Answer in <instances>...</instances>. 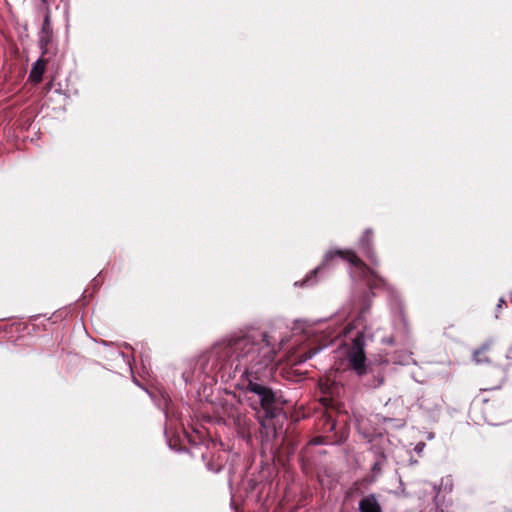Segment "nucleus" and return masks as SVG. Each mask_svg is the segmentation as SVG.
Listing matches in <instances>:
<instances>
[{
	"mask_svg": "<svg viewBox=\"0 0 512 512\" xmlns=\"http://www.w3.org/2000/svg\"><path fill=\"white\" fill-rule=\"evenodd\" d=\"M341 258L344 261L349 262L355 268H357L366 278L367 284L370 289L380 288L385 286V280L379 276L371 267H369L365 262H363L357 254L350 249L341 250H330L328 251L323 259L322 265L311 272V274L316 275L318 270L321 269L322 266H327L330 262L333 261L334 258Z\"/></svg>",
	"mask_w": 512,
	"mask_h": 512,
	"instance_id": "obj_3",
	"label": "nucleus"
},
{
	"mask_svg": "<svg viewBox=\"0 0 512 512\" xmlns=\"http://www.w3.org/2000/svg\"><path fill=\"white\" fill-rule=\"evenodd\" d=\"M481 410L483 412L484 419L491 425L501 424V418L498 416V412H501L502 405L499 401H490L486 398H480Z\"/></svg>",
	"mask_w": 512,
	"mask_h": 512,
	"instance_id": "obj_6",
	"label": "nucleus"
},
{
	"mask_svg": "<svg viewBox=\"0 0 512 512\" xmlns=\"http://www.w3.org/2000/svg\"><path fill=\"white\" fill-rule=\"evenodd\" d=\"M319 351V348H312L309 349L307 352H305L303 355L300 356V362L306 361L310 358H312L317 352Z\"/></svg>",
	"mask_w": 512,
	"mask_h": 512,
	"instance_id": "obj_13",
	"label": "nucleus"
},
{
	"mask_svg": "<svg viewBox=\"0 0 512 512\" xmlns=\"http://www.w3.org/2000/svg\"><path fill=\"white\" fill-rule=\"evenodd\" d=\"M364 346V334L358 333L357 336L353 339L352 347L348 354L349 367L359 376L365 375L367 373Z\"/></svg>",
	"mask_w": 512,
	"mask_h": 512,
	"instance_id": "obj_5",
	"label": "nucleus"
},
{
	"mask_svg": "<svg viewBox=\"0 0 512 512\" xmlns=\"http://www.w3.org/2000/svg\"><path fill=\"white\" fill-rule=\"evenodd\" d=\"M277 349L272 337L265 332L234 335L215 344L207 353L211 370L229 377L268 378L275 369Z\"/></svg>",
	"mask_w": 512,
	"mask_h": 512,
	"instance_id": "obj_1",
	"label": "nucleus"
},
{
	"mask_svg": "<svg viewBox=\"0 0 512 512\" xmlns=\"http://www.w3.org/2000/svg\"><path fill=\"white\" fill-rule=\"evenodd\" d=\"M374 296L373 292H365L361 298V306L359 308V313L361 317H364L366 313L369 312L372 305V297Z\"/></svg>",
	"mask_w": 512,
	"mask_h": 512,
	"instance_id": "obj_12",
	"label": "nucleus"
},
{
	"mask_svg": "<svg viewBox=\"0 0 512 512\" xmlns=\"http://www.w3.org/2000/svg\"><path fill=\"white\" fill-rule=\"evenodd\" d=\"M437 512H444L443 509H438Z\"/></svg>",
	"mask_w": 512,
	"mask_h": 512,
	"instance_id": "obj_17",
	"label": "nucleus"
},
{
	"mask_svg": "<svg viewBox=\"0 0 512 512\" xmlns=\"http://www.w3.org/2000/svg\"><path fill=\"white\" fill-rule=\"evenodd\" d=\"M374 232L372 229H366L362 236L359 239L358 246L359 249L364 253V255L373 263L377 264L376 253L374 251L373 246Z\"/></svg>",
	"mask_w": 512,
	"mask_h": 512,
	"instance_id": "obj_7",
	"label": "nucleus"
},
{
	"mask_svg": "<svg viewBox=\"0 0 512 512\" xmlns=\"http://www.w3.org/2000/svg\"><path fill=\"white\" fill-rule=\"evenodd\" d=\"M45 70V61L38 59L32 66L29 74V79L34 83H39L42 80V76Z\"/></svg>",
	"mask_w": 512,
	"mask_h": 512,
	"instance_id": "obj_10",
	"label": "nucleus"
},
{
	"mask_svg": "<svg viewBox=\"0 0 512 512\" xmlns=\"http://www.w3.org/2000/svg\"><path fill=\"white\" fill-rule=\"evenodd\" d=\"M496 356L493 341H487L473 352V360L477 364L490 363Z\"/></svg>",
	"mask_w": 512,
	"mask_h": 512,
	"instance_id": "obj_8",
	"label": "nucleus"
},
{
	"mask_svg": "<svg viewBox=\"0 0 512 512\" xmlns=\"http://www.w3.org/2000/svg\"><path fill=\"white\" fill-rule=\"evenodd\" d=\"M381 460L376 461L372 466V472L374 473H380L382 470V466L384 463V456L381 457Z\"/></svg>",
	"mask_w": 512,
	"mask_h": 512,
	"instance_id": "obj_14",
	"label": "nucleus"
},
{
	"mask_svg": "<svg viewBox=\"0 0 512 512\" xmlns=\"http://www.w3.org/2000/svg\"><path fill=\"white\" fill-rule=\"evenodd\" d=\"M246 379L248 381L246 391L252 394L249 399L255 404H259L266 417H276L280 410L276 406V395L273 390L263 383L257 382L253 377Z\"/></svg>",
	"mask_w": 512,
	"mask_h": 512,
	"instance_id": "obj_4",
	"label": "nucleus"
},
{
	"mask_svg": "<svg viewBox=\"0 0 512 512\" xmlns=\"http://www.w3.org/2000/svg\"><path fill=\"white\" fill-rule=\"evenodd\" d=\"M319 389L323 396L320 402L326 408L320 419L321 429L324 432H333L337 426L336 421V398L339 397L343 391V387L336 381L335 378L330 376L319 380Z\"/></svg>",
	"mask_w": 512,
	"mask_h": 512,
	"instance_id": "obj_2",
	"label": "nucleus"
},
{
	"mask_svg": "<svg viewBox=\"0 0 512 512\" xmlns=\"http://www.w3.org/2000/svg\"><path fill=\"white\" fill-rule=\"evenodd\" d=\"M48 29V17H46L44 25H43V32L46 33Z\"/></svg>",
	"mask_w": 512,
	"mask_h": 512,
	"instance_id": "obj_16",
	"label": "nucleus"
},
{
	"mask_svg": "<svg viewBox=\"0 0 512 512\" xmlns=\"http://www.w3.org/2000/svg\"><path fill=\"white\" fill-rule=\"evenodd\" d=\"M343 441V436H338L337 433H334L332 436L328 435H320L316 436L311 440V443L314 445H323V444H338Z\"/></svg>",
	"mask_w": 512,
	"mask_h": 512,
	"instance_id": "obj_11",
	"label": "nucleus"
},
{
	"mask_svg": "<svg viewBox=\"0 0 512 512\" xmlns=\"http://www.w3.org/2000/svg\"><path fill=\"white\" fill-rule=\"evenodd\" d=\"M506 357L508 360L512 361V346L508 349Z\"/></svg>",
	"mask_w": 512,
	"mask_h": 512,
	"instance_id": "obj_15",
	"label": "nucleus"
},
{
	"mask_svg": "<svg viewBox=\"0 0 512 512\" xmlns=\"http://www.w3.org/2000/svg\"><path fill=\"white\" fill-rule=\"evenodd\" d=\"M359 512H382V508L374 494L365 496L359 502Z\"/></svg>",
	"mask_w": 512,
	"mask_h": 512,
	"instance_id": "obj_9",
	"label": "nucleus"
}]
</instances>
